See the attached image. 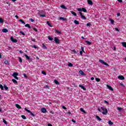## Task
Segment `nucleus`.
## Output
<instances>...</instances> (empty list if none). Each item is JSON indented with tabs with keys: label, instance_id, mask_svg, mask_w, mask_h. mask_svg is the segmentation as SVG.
Returning a JSON list of instances; mask_svg holds the SVG:
<instances>
[{
	"label": "nucleus",
	"instance_id": "nucleus-1",
	"mask_svg": "<svg viewBox=\"0 0 126 126\" xmlns=\"http://www.w3.org/2000/svg\"><path fill=\"white\" fill-rule=\"evenodd\" d=\"M101 110L103 111L102 114L103 115H107L108 114V109L105 107H101Z\"/></svg>",
	"mask_w": 126,
	"mask_h": 126
},
{
	"label": "nucleus",
	"instance_id": "nucleus-2",
	"mask_svg": "<svg viewBox=\"0 0 126 126\" xmlns=\"http://www.w3.org/2000/svg\"><path fill=\"white\" fill-rule=\"evenodd\" d=\"M10 40L13 43H17V39L16 38H14L13 36H11Z\"/></svg>",
	"mask_w": 126,
	"mask_h": 126
},
{
	"label": "nucleus",
	"instance_id": "nucleus-3",
	"mask_svg": "<svg viewBox=\"0 0 126 126\" xmlns=\"http://www.w3.org/2000/svg\"><path fill=\"white\" fill-rule=\"evenodd\" d=\"M99 63H103V64H104V65H106V66H109V64H108L107 63L103 61V60H99Z\"/></svg>",
	"mask_w": 126,
	"mask_h": 126
},
{
	"label": "nucleus",
	"instance_id": "nucleus-4",
	"mask_svg": "<svg viewBox=\"0 0 126 126\" xmlns=\"http://www.w3.org/2000/svg\"><path fill=\"white\" fill-rule=\"evenodd\" d=\"M79 13L81 18H82L83 19H84V20H86V17H85L84 15H83V13H82V12H79Z\"/></svg>",
	"mask_w": 126,
	"mask_h": 126
},
{
	"label": "nucleus",
	"instance_id": "nucleus-5",
	"mask_svg": "<svg viewBox=\"0 0 126 126\" xmlns=\"http://www.w3.org/2000/svg\"><path fill=\"white\" fill-rule=\"evenodd\" d=\"M54 41H55L56 44H57V45H58V44H60V39H59V38H58V37H55Z\"/></svg>",
	"mask_w": 126,
	"mask_h": 126
},
{
	"label": "nucleus",
	"instance_id": "nucleus-6",
	"mask_svg": "<svg viewBox=\"0 0 126 126\" xmlns=\"http://www.w3.org/2000/svg\"><path fill=\"white\" fill-rule=\"evenodd\" d=\"M107 88L110 90V91H114V89L112 88V87L109 85H106Z\"/></svg>",
	"mask_w": 126,
	"mask_h": 126
},
{
	"label": "nucleus",
	"instance_id": "nucleus-7",
	"mask_svg": "<svg viewBox=\"0 0 126 126\" xmlns=\"http://www.w3.org/2000/svg\"><path fill=\"white\" fill-rule=\"evenodd\" d=\"M118 79H120V80H125V77L123 75H120L118 76Z\"/></svg>",
	"mask_w": 126,
	"mask_h": 126
},
{
	"label": "nucleus",
	"instance_id": "nucleus-8",
	"mask_svg": "<svg viewBox=\"0 0 126 126\" xmlns=\"http://www.w3.org/2000/svg\"><path fill=\"white\" fill-rule=\"evenodd\" d=\"M41 111L42 113H47V109H46V108H41Z\"/></svg>",
	"mask_w": 126,
	"mask_h": 126
},
{
	"label": "nucleus",
	"instance_id": "nucleus-9",
	"mask_svg": "<svg viewBox=\"0 0 126 126\" xmlns=\"http://www.w3.org/2000/svg\"><path fill=\"white\" fill-rule=\"evenodd\" d=\"M88 3L90 5H93V2L91 0H88Z\"/></svg>",
	"mask_w": 126,
	"mask_h": 126
},
{
	"label": "nucleus",
	"instance_id": "nucleus-10",
	"mask_svg": "<svg viewBox=\"0 0 126 126\" xmlns=\"http://www.w3.org/2000/svg\"><path fill=\"white\" fill-rule=\"evenodd\" d=\"M79 87H80V88H81L82 89H83L84 91H86V88H85V87H84V86L79 85Z\"/></svg>",
	"mask_w": 126,
	"mask_h": 126
},
{
	"label": "nucleus",
	"instance_id": "nucleus-11",
	"mask_svg": "<svg viewBox=\"0 0 126 126\" xmlns=\"http://www.w3.org/2000/svg\"><path fill=\"white\" fill-rule=\"evenodd\" d=\"M18 72H14L12 74V76L13 77H15L16 76H18Z\"/></svg>",
	"mask_w": 126,
	"mask_h": 126
},
{
	"label": "nucleus",
	"instance_id": "nucleus-12",
	"mask_svg": "<svg viewBox=\"0 0 126 126\" xmlns=\"http://www.w3.org/2000/svg\"><path fill=\"white\" fill-rule=\"evenodd\" d=\"M79 73L81 74V75L85 76V73H84V72L81 70L79 71Z\"/></svg>",
	"mask_w": 126,
	"mask_h": 126
},
{
	"label": "nucleus",
	"instance_id": "nucleus-13",
	"mask_svg": "<svg viewBox=\"0 0 126 126\" xmlns=\"http://www.w3.org/2000/svg\"><path fill=\"white\" fill-rule=\"evenodd\" d=\"M2 32H3V33H7V32H8V30H7L6 29H3L2 30Z\"/></svg>",
	"mask_w": 126,
	"mask_h": 126
},
{
	"label": "nucleus",
	"instance_id": "nucleus-14",
	"mask_svg": "<svg viewBox=\"0 0 126 126\" xmlns=\"http://www.w3.org/2000/svg\"><path fill=\"white\" fill-rule=\"evenodd\" d=\"M25 27H28V28H29L30 29H31V26H30V25L29 24H27L25 25Z\"/></svg>",
	"mask_w": 126,
	"mask_h": 126
},
{
	"label": "nucleus",
	"instance_id": "nucleus-15",
	"mask_svg": "<svg viewBox=\"0 0 126 126\" xmlns=\"http://www.w3.org/2000/svg\"><path fill=\"white\" fill-rule=\"evenodd\" d=\"M71 14H73V15H74V16H77V15L76 14V13L74 12L73 11H71Z\"/></svg>",
	"mask_w": 126,
	"mask_h": 126
},
{
	"label": "nucleus",
	"instance_id": "nucleus-16",
	"mask_svg": "<svg viewBox=\"0 0 126 126\" xmlns=\"http://www.w3.org/2000/svg\"><path fill=\"white\" fill-rule=\"evenodd\" d=\"M109 21L111 22L112 25H113L114 23H115V21L112 19H110Z\"/></svg>",
	"mask_w": 126,
	"mask_h": 126
},
{
	"label": "nucleus",
	"instance_id": "nucleus-17",
	"mask_svg": "<svg viewBox=\"0 0 126 126\" xmlns=\"http://www.w3.org/2000/svg\"><path fill=\"white\" fill-rule=\"evenodd\" d=\"M74 23L76 24V25H78L79 24V22H78L77 20H75L74 21Z\"/></svg>",
	"mask_w": 126,
	"mask_h": 126
},
{
	"label": "nucleus",
	"instance_id": "nucleus-18",
	"mask_svg": "<svg viewBox=\"0 0 126 126\" xmlns=\"http://www.w3.org/2000/svg\"><path fill=\"white\" fill-rule=\"evenodd\" d=\"M95 118H96V119H97V120H98V121H99V122L101 121H102V119H101V118H100V117H99V116H95Z\"/></svg>",
	"mask_w": 126,
	"mask_h": 126
},
{
	"label": "nucleus",
	"instance_id": "nucleus-19",
	"mask_svg": "<svg viewBox=\"0 0 126 126\" xmlns=\"http://www.w3.org/2000/svg\"><path fill=\"white\" fill-rule=\"evenodd\" d=\"M16 108H17V109H21V106H20V105L18 104H16Z\"/></svg>",
	"mask_w": 126,
	"mask_h": 126
},
{
	"label": "nucleus",
	"instance_id": "nucleus-20",
	"mask_svg": "<svg viewBox=\"0 0 126 126\" xmlns=\"http://www.w3.org/2000/svg\"><path fill=\"white\" fill-rule=\"evenodd\" d=\"M25 57H26V58L27 59V60L28 61H29L30 60V57H29V56L28 55L25 54Z\"/></svg>",
	"mask_w": 126,
	"mask_h": 126
},
{
	"label": "nucleus",
	"instance_id": "nucleus-21",
	"mask_svg": "<svg viewBox=\"0 0 126 126\" xmlns=\"http://www.w3.org/2000/svg\"><path fill=\"white\" fill-rule=\"evenodd\" d=\"M85 42L87 44V45H91V44H92V43L89 41L86 40Z\"/></svg>",
	"mask_w": 126,
	"mask_h": 126
},
{
	"label": "nucleus",
	"instance_id": "nucleus-22",
	"mask_svg": "<svg viewBox=\"0 0 126 126\" xmlns=\"http://www.w3.org/2000/svg\"><path fill=\"white\" fill-rule=\"evenodd\" d=\"M122 46H123V47H124V48H126V42H122Z\"/></svg>",
	"mask_w": 126,
	"mask_h": 126
},
{
	"label": "nucleus",
	"instance_id": "nucleus-23",
	"mask_svg": "<svg viewBox=\"0 0 126 126\" xmlns=\"http://www.w3.org/2000/svg\"><path fill=\"white\" fill-rule=\"evenodd\" d=\"M20 22H21L22 24H24V25H25V22H24V21H23V20L22 19H20L19 20Z\"/></svg>",
	"mask_w": 126,
	"mask_h": 126
},
{
	"label": "nucleus",
	"instance_id": "nucleus-24",
	"mask_svg": "<svg viewBox=\"0 0 126 126\" xmlns=\"http://www.w3.org/2000/svg\"><path fill=\"white\" fill-rule=\"evenodd\" d=\"M54 83L57 85H59L60 84V82H59V81L57 80H54Z\"/></svg>",
	"mask_w": 126,
	"mask_h": 126
},
{
	"label": "nucleus",
	"instance_id": "nucleus-25",
	"mask_svg": "<svg viewBox=\"0 0 126 126\" xmlns=\"http://www.w3.org/2000/svg\"><path fill=\"white\" fill-rule=\"evenodd\" d=\"M61 8H63V9H66L67 8L64 6V5H61Z\"/></svg>",
	"mask_w": 126,
	"mask_h": 126
},
{
	"label": "nucleus",
	"instance_id": "nucleus-26",
	"mask_svg": "<svg viewBox=\"0 0 126 126\" xmlns=\"http://www.w3.org/2000/svg\"><path fill=\"white\" fill-rule=\"evenodd\" d=\"M12 81L13 83H15L16 84H17V81H16V80L13 79L12 80Z\"/></svg>",
	"mask_w": 126,
	"mask_h": 126
},
{
	"label": "nucleus",
	"instance_id": "nucleus-27",
	"mask_svg": "<svg viewBox=\"0 0 126 126\" xmlns=\"http://www.w3.org/2000/svg\"><path fill=\"white\" fill-rule=\"evenodd\" d=\"M42 48H43V49H44V50H47V46H46V45H45V44H42Z\"/></svg>",
	"mask_w": 126,
	"mask_h": 126
},
{
	"label": "nucleus",
	"instance_id": "nucleus-28",
	"mask_svg": "<svg viewBox=\"0 0 126 126\" xmlns=\"http://www.w3.org/2000/svg\"><path fill=\"white\" fill-rule=\"evenodd\" d=\"M80 111L83 112L84 114H86V111H85V110H83V108H80Z\"/></svg>",
	"mask_w": 126,
	"mask_h": 126
},
{
	"label": "nucleus",
	"instance_id": "nucleus-29",
	"mask_svg": "<svg viewBox=\"0 0 126 126\" xmlns=\"http://www.w3.org/2000/svg\"><path fill=\"white\" fill-rule=\"evenodd\" d=\"M108 125L112 126V125H114V123L113 122H112V121L111 120H109L108 121Z\"/></svg>",
	"mask_w": 126,
	"mask_h": 126
},
{
	"label": "nucleus",
	"instance_id": "nucleus-30",
	"mask_svg": "<svg viewBox=\"0 0 126 126\" xmlns=\"http://www.w3.org/2000/svg\"><path fill=\"white\" fill-rule=\"evenodd\" d=\"M4 22V20L0 17V23H3Z\"/></svg>",
	"mask_w": 126,
	"mask_h": 126
},
{
	"label": "nucleus",
	"instance_id": "nucleus-31",
	"mask_svg": "<svg viewBox=\"0 0 126 126\" xmlns=\"http://www.w3.org/2000/svg\"><path fill=\"white\" fill-rule=\"evenodd\" d=\"M48 40H49V41H53V40H54V38H53V37H50V36H48Z\"/></svg>",
	"mask_w": 126,
	"mask_h": 126
},
{
	"label": "nucleus",
	"instance_id": "nucleus-32",
	"mask_svg": "<svg viewBox=\"0 0 126 126\" xmlns=\"http://www.w3.org/2000/svg\"><path fill=\"white\" fill-rule=\"evenodd\" d=\"M82 11H83V12H87V10L85 8H82Z\"/></svg>",
	"mask_w": 126,
	"mask_h": 126
},
{
	"label": "nucleus",
	"instance_id": "nucleus-33",
	"mask_svg": "<svg viewBox=\"0 0 126 126\" xmlns=\"http://www.w3.org/2000/svg\"><path fill=\"white\" fill-rule=\"evenodd\" d=\"M3 88H4L5 90H7L8 89V87H7L5 84L4 85Z\"/></svg>",
	"mask_w": 126,
	"mask_h": 126
},
{
	"label": "nucleus",
	"instance_id": "nucleus-34",
	"mask_svg": "<svg viewBox=\"0 0 126 126\" xmlns=\"http://www.w3.org/2000/svg\"><path fill=\"white\" fill-rule=\"evenodd\" d=\"M68 66H69L70 67H72V66H73V64H72V63H69L68 64Z\"/></svg>",
	"mask_w": 126,
	"mask_h": 126
},
{
	"label": "nucleus",
	"instance_id": "nucleus-35",
	"mask_svg": "<svg viewBox=\"0 0 126 126\" xmlns=\"http://www.w3.org/2000/svg\"><path fill=\"white\" fill-rule=\"evenodd\" d=\"M19 61L20 63H23V61H22L21 57H19Z\"/></svg>",
	"mask_w": 126,
	"mask_h": 126
},
{
	"label": "nucleus",
	"instance_id": "nucleus-36",
	"mask_svg": "<svg viewBox=\"0 0 126 126\" xmlns=\"http://www.w3.org/2000/svg\"><path fill=\"white\" fill-rule=\"evenodd\" d=\"M59 18H60V19L61 20H63V21L66 20V18H63V17H61Z\"/></svg>",
	"mask_w": 126,
	"mask_h": 126
},
{
	"label": "nucleus",
	"instance_id": "nucleus-37",
	"mask_svg": "<svg viewBox=\"0 0 126 126\" xmlns=\"http://www.w3.org/2000/svg\"><path fill=\"white\" fill-rule=\"evenodd\" d=\"M55 32H56V33H57V34H62V32L59 31H58V30H55Z\"/></svg>",
	"mask_w": 126,
	"mask_h": 126
},
{
	"label": "nucleus",
	"instance_id": "nucleus-38",
	"mask_svg": "<svg viewBox=\"0 0 126 126\" xmlns=\"http://www.w3.org/2000/svg\"><path fill=\"white\" fill-rule=\"evenodd\" d=\"M39 16L40 17H46V14H41V15H39Z\"/></svg>",
	"mask_w": 126,
	"mask_h": 126
},
{
	"label": "nucleus",
	"instance_id": "nucleus-39",
	"mask_svg": "<svg viewBox=\"0 0 126 126\" xmlns=\"http://www.w3.org/2000/svg\"><path fill=\"white\" fill-rule=\"evenodd\" d=\"M30 115H31V116H32V117H35V114L32 113V112L31 111V112H30Z\"/></svg>",
	"mask_w": 126,
	"mask_h": 126
},
{
	"label": "nucleus",
	"instance_id": "nucleus-40",
	"mask_svg": "<svg viewBox=\"0 0 126 126\" xmlns=\"http://www.w3.org/2000/svg\"><path fill=\"white\" fill-rule=\"evenodd\" d=\"M20 34H22V35H23V36H25V33L23 32L22 31H20Z\"/></svg>",
	"mask_w": 126,
	"mask_h": 126
},
{
	"label": "nucleus",
	"instance_id": "nucleus-41",
	"mask_svg": "<svg viewBox=\"0 0 126 126\" xmlns=\"http://www.w3.org/2000/svg\"><path fill=\"white\" fill-rule=\"evenodd\" d=\"M47 24L48 25V26H49L50 27H52V25H51V24L50 23V22H49V21L47 22Z\"/></svg>",
	"mask_w": 126,
	"mask_h": 126
},
{
	"label": "nucleus",
	"instance_id": "nucleus-42",
	"mask_svg": "<svg viewBox=\"0 0 126 126\" xmlns=\"http://www.w3.org/2000/svg\"><path fill=\"white\" fill-rule=\"evenodd\" d=\"M39 13H41V14H44L45 13V11H44V10H40Z\"/></svg>",
	"mask_w": 126,
	"mask_h": 126
},
{
	"label": "nucleus",
	"instance_id": "nucleus-43",
	"mask_svg": "<svg viewBox=\"0 0 126 126\" xmlns=\"http://www.w3.org/2000/svg\"><path fill=\"white\" fill-rule=\"evenodd\" d=\"M21 117L23 120H26V117L24 115H21Z\"/></svg>",
	"mask_w": 126,
	"mask_h": 126
},
{
	"label": "nucleus",
	"instance_id": "nucleus-44",
	"mask_svg": "<svg viewBox=\"0 0 126 126\" xmlns=\"http://www.w3.org/2000/svg\"><path fill=\"white\" fill-rule=\"evenodd\" d=\"M25 111H26V112H28V113H30L31 112L30 110H28V109L27 108H25Z\"/></svg>",
	"mask_w": 126,
	"mask_h": 126
},
{
	"label": "nucleus",
	"instance_id": "nucleus-45",
	"mask_svg": "<svg viewBox=\"0 0 126 126\" xmlns=\"http://www.w3.org/2000/svg\"><path fill=\"white\" fill-rule=\"evenodd\" d=\"M0 88L1 90H3V86H2L1 84H0Z\"/></svg>",
	"mask_w": 126,
	"mask_h": 126
},
{
	"label": "nucleus",
	"instance_id": "nucleus-46",
	"mask_svg": "<svg viewBox=\"0 0 126 126\" xmlns=\"http://www.w3.org/2000/svg\"><path fill=\"white\" fill-rule=\"evenodd\" d=\"M95 81H96L97 82H100V78H95Z\"/></svg>",
	"mask_w": 126,
	"mask_h": 126
},
{
	"label": "nucleus",
	"instance_id": "nucleus-47",
	"mask_svg": "<svg viewBox=\"0 0 126 126\" xmlns=\"http://www.w3.org/2000/svg\"><path fill=\"white\" fill-rule=\"evenodd\" d=\"M3 123H4L5 125H7V122H6V121H5L4 119H3Z\"/></svg>",
	"mask_w": 126,
	"mask_h": 126
},
{
	"label": "nucleus",
	"instance_id": "nucleus-48",
	"mask_svg": "<svg viewBox=\"0 0 126 126\" xmlns=\"http://www.w3.org/2000/svg\"><path fill=\"white\" fill-rule=\"evenodd\" d=\"M41 73H42V74H44V75H47V73H46V72L44 71H42Z\"/></svg>",
	"mask_w": 126,
	"mask_h": 126
},
{
	"label": "nucleus",
	"instance_id": "nucleus-49",
	"mask_svg": "<svg viewBox=\"0 0 126 126\" xmlns=\"http://www.w3.org/2000/svg\"><path fill=\"white\" fill-rule=\"evenodd\" d=\"M81 49L83 53H85V51H84V47L81 46Z\"/></svg>",
	"mask_w": 126,
	"mask_h": 126
},
{
	"label": "nucleus",
	"instance_id": "nucleus-50",
	"mask_svg": "<svg viewBox=\"0 0 126 126\" xmlns=\"http://www.w3.org/2000/svg\"><path fill=\"white\" fill-rule=\"evenodd\" d=\"M77 10H78V11H82V8H78L77 9Z\"/></svg>",
	"mask_w": 126,
	"mask_h": 126
},
{
	"label": "nucleus",
	"instance_id": "nucleus-51",
	"mask_svg": "<svg viewBox=\"0 0 126 126\" xmlns=\"http://www.w3.org/2000/svg\"><path fill=\"white\" fill-rule=\"evenodd\" d=\"M72 52H73V53H74V54H77V52H76V51L75 50H71Z\"/></svg>",
	"mask_w": 126,
	"mask_h": 126
},
{
	"label": "nucleus",
	"instance_id": "nucleus-52",
	"mask_svg": "<svg viewBox=\"0 0 126 126\" xmlns=\"http://www.w3.org/2000/svg\"><path fill=\"white\" fill-rule=\"evenodd\" d=\"M32 47L34 48V49H37V46L36 45H32Z\"/></svg>",
	"mask_w": 126,
	"mask_h": 126
},
{
	"label": "nucleus",
	"instance_id": "nucleus-53",
	"mask_svg": "<svg viewBox=\"0 0 126 126\" xmlns=\"http://www.w3.org/2000/svg\"><path fill=\"white\" fill-rule=\"evenodd\" d=\"M117 110H118V111H122L123 109L122 108V107H118Z\"/></svg>",
	"mask_w": 126,
	"mask_h": 126
},
{
	"label": "nucleus",
	"instance_id": "nucleus-54",
	"mask_svg": "<svg viewBox=\"0 0 126 126\" xmlns=\"http://www.w3.org/2000/svg\"><path fill=\"white\" fill-rule=\"evenodd\" d=\"M30 21H31V22H35V20H34L32 18L30 19Z\"/></svg>",
	"mask_w": 126,
	"mask_h": 126
},
{
	"label": "nucleus",
	"instance_id": "nucleus-55",
	"mask_svg": "<svg viewBox=\"0 0 126 126\" xmlns=\"http://www.w3.org/2000/svg\"><path fill=\"white\" fill-rule=\"evenodd\" d=\"M33 30L34 31H35V32H38V30H36V29L35 28H33Z\"/></svg>",
	"mask_w": 126,
	"mask_h": 126
},
{
	"label": "nucleus",
	"instance_id": "nucleus-56",
	"mask_svg": "<svg viewBox=\"0 0 126 126\" xmlns=\"http://www.w3.org/2000/svg\"><path fill=\"white\" fill-rule=\"evenodd\" d=\"M44 88H45V89H46V88H48V89H49V86H48V85H45V86H44Z\"/></svg>",
	"mask_w": 126,
	"mask_h": 126
},
{
	"label": "nucleus",
	"instance_id": "nucleus-57",
	"mask_svg": "<svg viewBox=\"0 0 126 126\" xmlns=\"http://www.w3.org/2000/svg\"><path fill=\"white\" fill-rule=\"evenodd\" d=\"M50 114H52V115H54L55 113L53 111H50Z\"/></svg>",
	"mask_w": 126,
	"mask_h": 126
},
{
	"label": "nucleus",
	"instance_id": "nucleus-58",
	"mask_svg": "<svg viewBox=\"0 0 126 126\" xmlns=\"http://www.w3.org/2000/svg\"><path fill=\"white\" fill-rule=\"evenodd\" d=\"M4 63H5V64H9L8 61H5L4 62Z\"/></svg>",
	"mask_w": 126,
	"mask_h": 126
},
{
	"label": "nucleus",
	"instance_id": "nucleus-59",
	"mask_svg": "<svg viewBox=\"0 0 126 126\" xmlns=\"http://www.w3.org/2000/svg\"><path fill=\"white\" fill-rule=\"evenodd\" d=\"M90 25H91V23H88L87 24L86 26H90Z\"/></svg>",
	"mask_w": 126,
	"mask_h": 126
},
{
	"label": "nucleus",
	"instance_id": "nucleus-60",
	"mask_svg": "<svg viewBox=\"0 0 126 126\" xmlns=\"http://www.w3.org/2000/svg\"><path fill=\"white\" fill-rule=\"evenodd\" d=\"M62 108H63V109L64 110H66V107H65V106H64V105H63V106H62Z\"/></svg>",
	"mask_w": 126,
	"mask_h": 126
},
{
	"label": "nucleus",
	"instance_id": "nucleus-61",
	"mask_svg": "<svg viewBox=\"0 0 126 126\" xmlns=\"http://www.w3.org/2000/svg\"><path fill=\"white\" fill-rule=\"evenodd\" d=\"M80 55H81V56H82V55H83V52L81 51H80Z\"/></svg>",
	"mask_w": 126,
	"mask_h": 126
},
{
	"label": "nucleus",
	"instance_id": "nucleus-62",
	"mask_svg": "<svg viewBox=\"0 0 126 126\" xmlns=\"http://www.w3.org/2000/svg\"><path fill=\"white\" fill-rule=\"evenodd\" d=\"M117 16H118V17H119V16H121V13H118Z\"/></svg>",
	"mask_w": 126,
	"mask_h": 126
},
{
	"label": "nucleus",
	"instance_id": "nucleus-63",
	"mask_svg": "<svg viewBox=\"0 0 126 126\" xmlns=\"http://www.w3.org/2000/svg\"><path fill=\"white\" fill-rule=\"evenodd\" d=\"M23 76H24V77H25L26 78H27V76L26 75V74H23Z\"/></svg>",
	"mask_w": 126,
	"mask_h": 126
},
{
	"label": "nucleus",
	"instance_id": "nucleus-64",
	"mask_svg": "<svg viewBox=\"0 0 126 126\" xmlns=\"http://www.w3.org/2000/svg\"><path fill=\"white\" fill-rule=\"evenodd\" d=\"M48 126H53V125L51 124H48Z\"/></svg>",
	"mask_w": 126,
	"mask_h": 126
}]
</instances>
